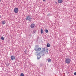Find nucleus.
<instances>
[{"label":"nucleus","mask_w":76,"mask_h":76,"mask_svg":"<svg viewBox=\"0 0 76 76\" xmlns=\"http://www.w3.org/2000/svg\"><path fill=\"white\" fill-rule=\"evenodd\" d=\"M34 50L36 51H40L41 50V48H39V46L38 45H36L35 47Z\"/></svg>","instance_id":"obj_1"},{"label":"nucleus","mask_w":76,"mask_h":76,"mask_svg":"<svg viewBox=\"0 0 76 76\" xmlns=\"http://www.w3.org/2000/svg\"><path fill=\"white\" fill-rule=\"evenodd\" d=\"M70 59L69 58H67L65 60V62L67 64H69L71 61Z\"/></svg>","instance_id":"obj_2"},{"label":"nucleus","mask_w":76,"mask_h":76,"mask_svg":"<svg viewBox=\"0 0 76 76\" xmlns=\"http://www.w3.org/2000/svg\"><path fill=\"white\" fill-rule=\"evenodd\" d=\"M14 11L16 13H18V12H19V9H18V8H15L14 9Z\"/></svg>","instance_id":"obj_3"},{"label":"nucleus","mask_w":76,"mask_h":76,"mask_svg":"<svg viewBox=\"0 0 76 76\" xmlns=\"http://www.w3.org/2000/svg\"><path fill=\"white\" fill-rule=\"evenodd\" d=\"M37 55V59L38 60H39L40 58H41V56H40V53H38L37 52L36 53Z\"/></svg>","instance_id":"obj_4"},{"label":"nucleus","mask_w":76,"mask_h":76,"mask_svg":"<svg viewBox=\"0 0 76 76\" xmlns=\"http://www.w3.org/2000/svg\"><path fill=\"white\" fill-rule=\"evenodd\" d=\"M11 59L12 60H16V58L15 56H12L11 57Z\"/></svg>","instance_id":"obj_5"},{"label":"nucleus","mask_w":76,"mask_h":76,"mask_svg":"<svg viewBox=\"0 0 76 76\" xmlns=\"http://www.w3.org/2000/svg\"><path fill=\"white\" fill-rule=\"evenodd\" d=\"M35 24H34V23H32L31 24V28H34V27H35Z\"/></svg>","instance_id":"obj_6"},{"label":"nucleus","mask_w":76,"mask_h":76,"mask_svg":"<svg viewBox=\"0 0 76 76\" xmlns=\"http://www.w3.org/2000/svg\"><path fill=\"white\" fill-rule=\"evenodd\" d=\"M31 17L29 16H28L26 18V20H28L30 21H31Z\"/></svg>","instance_id":"obj_7"},{"label":"nucleus","mask_w":76,"mask_h":76,"mask_svg":"<svg viewBox=\"0 0 76 76\" xmlns=\"http://www.w3.org/2000/svg\"><path fill=\"white\" fill-rule=\"evenodd\" d=\"M58 3H63V0H58Z\"/></svg>","instance_id":"obj_8"},{"label":"nucleus","mask_w":76,"mask_h":76,"mask_svg":"<svg viewBox=\"0 0 76 76\" xmlns=\"http://www.w3.org/2000/svg\"><path fill=\"white\" fill-rule=\"evenodd\" d=\"M1 23L2 25H4L6 23V21L5 20L1 21Z\"/></svg>","instance_id":"obj_9"},{"label":"nucleus","mask_w":76,"mask_h":76,"mask_svg":"<svg viewBox=\"0 0 76 76\" xmlns=\"http://www.w3.org/2000/svg\"><path fill=\"white\" fill-rule=\"evenodd\" d=\"M43 51H44L45 52V53H48V50L46 49H45L43 50Z\"/></svg>","instance_id":"obj_10"},{"label":"nucleus","mask_w":76,"mask_h":76,"mask_svg":"<svg viewBox=\"0 0 76 76\" xmlns=\"http://www.w3.org/2000/svg\"><path fill=\"white\" fill-rule=\"evenodd\" d=\"M50 46H51V45H50V44L49 43L47 44V47H50Z\"/></svg>","instance_id":"obj_11"},{"label":"nucleus","mask_w":76,"mask_h":76,"mask_svg":"<svg viewBox=\"0 0 76 76\" xmlns=\"http://www.w3.org/2000/svg\"><path fill=\"white\" fill-rule=\"evenodd\" d=\"M43 32H44V31H43V29H42V28H41V34H43Z\"/></svg>","instance_id":"obj_12"},{"label":"nucleus","mask_w":76,"mask_h":76,"mask_svg":"<svg viewBox=\"0 0 76 76\" xmlns=\"http://www.w3.org/2000/svg\"><path fill=\"white\" fill-rule=\"evenodd\" d=\"M1 39H2V40H4V39L3 37H1Z\"/></svg>","instance_id":"obj_13"},{"label":"nucleus","mask_w":76,"mask_h":76,"mask_svg":"<svg viewBox=\"0 0 76 76\" xmlns=\"http://www.w3.org/2000/svg\"><path fill=\"white\" fill-rule=\"evenodd\" d=\"M48 61L49 63H50L51 62V59H48Z\"/></svg>","instance_id":"obj_14"},{"label":"nucleus","mask_w":76,"mask_h":76,"mask_svg":"<svg viewBox=\"0 0 76 76\" xmlns=\"http://www.w3.org/2000/svg\"><path fill=\"white\" fill-rule=\"evenodd\" d=\"M45 32L46 33H48V30L47 29H45Z\"/></svg>","instance_id":"obj_15"},{"label":"nucleus","mask_w":76,"mask_h":76,"mask_svg":"<svg viewBox=\"0 0 76 76\" xmlns=\"http://www.w3.org/2000/svg\"><path fill=\"white\" fill-rule=\"evenodd\" d=\"M20 76H24V74L23 73H21L20 74Z\"/></svg>","instance_id":"obj_16"},{"label":"nucleus","mask_w":76,"mask_h":76,"mask_svg":"<svg viewBox=\"0 0 76 76\" xmlns=\"http://www.w3.org/2000/svg\"><path fill=\"white\" fill-rule=\"evenodd\" d=\"M74 75H75V76H76V72L74 73Z\"/></svg>","instance_id":"obj_17"},{"label":"nucleus","mask_w":76,"mask_h":76,"mask_svg":"<svg viewBox=\"0 0 76 76\" xmlns=\"http://www.w3.org/2000/svg\"><path fill=\"white\" fill-rule=\"evenodd\" d=\"M55 3H56V4H57V1H55Z\"/></svg>","instance_id":"obj_18"},{"label":"nucleus","mask_w":76,"mask_h":76,"mask_svg":"<svg viewBox=\"0 0 76 76\" xmlns=\"http://www.w3.org/2000/svg\"><path fill=\"white\" fill-rule=\"evenodd\" d=\"M46 0H43V1H45Z\"/></svg>","instance_id":"obj_19"},{"label":"nucleus","mask_w":76,"mask_h":76,"mask_svg":"<svg viewBox=\"0 0 76 76\" xmlns=\"http://www.w3.org/2000/svg\"><path fill=\"white\" fill-rule=\"evenodd\" d=\"M1 18V15H0V18Z\"/></svg>","instance_id":"obj_20"},{"label":"nucleus","mask_w":76,"mask_h":76,"mask_svg":"<svg viewBox=\"0 0 76 76\" xmlns=\"http://www.w3.org/2000/svg\"><path fill=\"white\" fill-rule=\"evenodd\" d=\"M1 1V0H0V2Z\"/></svg>","instance_id":"obj_21"}]
</instances>
